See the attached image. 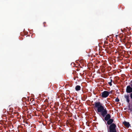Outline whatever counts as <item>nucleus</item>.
<instances>
[{"mask_svg": "<svg viewBox=\"0 0 132 132\" xmlns=\"http://www.w3.org/2000/svg\"><path fill=\"white\" fill-rule=\"evenodd\" d=\"M93 105L94 109L96 111L97 113L102 117H104L105 120L107 121L111 118V116L110 114H107V111L106 108L103 106V104L100 102H95Z\"/></svg>", "mask_w": 132, "mask_h": 132, "instance_id": "nucleus-1", "label": "nucleus"}, {"mask_svg": "<svg viewBox=\"0 0 132 132\" xmlns=\"http://www.w3.org/2000/svg\"><path fill=\"white\" fill-rule=\"evenodd\" d=\"M112 92H108L106 91H105L102 93L101 97L103 98H106L109 95L110 93H111Z\"/></svg>", "mask_w": 132, "mask_h": 132, "instance_id": "nucleus-2", "label": "nucleus"}, {"mask_svg": "<svg viewBox=\"0 0 132 132\" xmlns=\"http://www.w3.org/2000/svg\"><path fill=\"white\" fill-rule=\"evenodd\" d=\"M126 91L127 93L132 92V88L131 87L129 86H127V87Z\"/></svg>", "mask_w": 132, "mask_h": 132, "instance_id": "nucleus-3", "label": "nucleus"}, {"mask_svg": "<svg viewBox=\"0 0 132 132\" xmlns=\"http://www.w3.org/2000/svg\"><path fill=\"white\" fill-rule=\"evenodd\" d=\"M113 120L112 119H110L107 121V124L108 125H110L112 123L113 121Z\"/></svg>", "mask_w": 132, "mask_h": 132, "instance_id": "nucleus-4", "label": "nucleus"}, {"mask_svg": "<svg viewBox=\"0 0 132 132\" xmlns=\"http://www.w3.org/2000/svg\"><path fill=\"white\" fill-rule=\"evenodd\" d=\"M123 123L125 126L127 127H129V126H130V125L129 122L125 121L123 122Z\"/></svg>", "mask_w": 132, "mask_h": 132, "instance_id": "nucleus-5", "label": "nucleus"}, {"mask_svg": "<svg viewBox=\"0 0 132 132\" xmlns=\"http://www.w3.org/2000/svg\"><path fill=\"white\" fill-rule=\"evenodd\" d=\"M81 87L79 85H77L75 87V89L77 91H78L80 90Z\"/></svg>", "mask_w": 132, "mask_h": 132, "instance_id": "nucleus-6", "label": "nucleus"}, {"mask_svg": "<svg viewBox=\"0 0 132 132\" xmlns=\"http://www.w3.org/2000/svg\"><path fill=\"white\" fill-rule=\"evenodd\" d=\"M125 98L126 99L127 102L128 103H129V102L130 101L129 99V96L128 95H126L125 96Z\"/></svg>", "mask_w": 132, "mask_h": 132, "instance_id": "nucleus-7", "label": "nucleus"}, {"mask_svg": "<svg viewBox=\"0 0 132 132\" xmlns=\"http://www.w3.org/2000/svg\"><path fill=\"white\" fill-rule=\"evenodd\" d=\"M115 101L116 102H118L119 101V99L117 97L116 98Z\"/></svg>", "mask_w": 132, "mask_h": 132, "instance_id": "nucleus-8", "label": "nucleus"}, {"mask_svg": "<svg viewBox=\"0 0 132 132\" xmlns=\"http://www.w3.org/2000/svg\"><path fill=\"white\" fill-rule=\"evenodd\" d=\"M112 80L111 79V81L110 82H108V84L110 86H111L112 85Z\"/></svg>", "mask_w": 132, "mask_h": 132, "instance_id": "nucleus-9", "label": "nucleus"}, {"mask_svg": "<svg viewBox=\"0 0 132 132\" xmlns=\"http://www.w3.org/2000/svg\"><path fill=\"white\" fill-rule=\"evenodd\" d=\"M15 114H16V116H19V113L18 112H15Z\"/></svg>", "mask_w": 132, "mask_h": 132, "instance_id": "nucleus-10", "label": "nucleus"}, {"mask_svg": "<svg viewBox=\"0 0 132 132\" xmlns=\"http://www.w3.org/2000/svg\"><path fill=\"white\" fill-rule=\"evenodd\" d=\"M129 110L131 111H132V108H130L129 107Z\"/></svg>", "mask_w": 132, "mask_h": 132, "instance_id": "nucleus-11", "label": "nucleus"}, {"mask_svg": "<svg viewBox=\"0 0 132 132\" xmlns=\"http://www.w3.org/2000/svg\"><path fill=\"white\" fill-rule=\"evenodd\" d=\"M131 98L132 99V93H131L130 95Z\"/></svg>", "mask_w": 132, "mask_h": 132, "instance_id": "nucleus-12", "label": "nucleus"}, {"mask_svg": "<svg viewBox=\"0 0 132 132\" xmlns=\"http://www.w3.org/2000/svg\"><path fill=\"white\" fill-rule=\"evenodd\" d=\"M131 87H132V84H131Z\"/></svg>", "mask_w": 132, "mask_h": 132, "instance_id": "nucleus-13", "label": "nucleus"}, {"mask_svg": "<svg viewBox=\"0 0 132 132\" xmlns=\"http://www.w3.org/2000/svg\"><path fill=\"white\" fill-rule=\"evenodd\" d=\"M45 23V22H44L43 24H44Z\"/></svg>", "mask_w": 132, "mask_h": 132, "instance_id": "nucleus-14", "label": "nucleus"}, {"mask_svg": "<svg viewBox=\"0 0 132 132\" xmlns=\"http://www.w3.org/2000/svg\"><path fill=\"white\" fill-rule=\"evenodd\" d=\"M44 27H45V25H44Z\"/></svg>", "mask_w": 132, "mask_h": 132, "instance_id": "nucleus-15", "label": "nucleus"}, {"mask_svg": "<svg viewBox=\"0 0 132 132\" xmlns=\"http://www.w3.org/2000/svg\"><path fill=\"white\" fill-rule=\"evenodd\" d=\"M109 47H110V48H111V46H109Z\"/></svg>", "mask_w": 132, "mask_h": 132, "instance_id": "nucleus-16", "label": "nucleus"}, {"mask_svg": "<svg viewBox=\"0 0 132 132\" xmlns=\"http://www.w3.org/2000/svg\"><path fill=\"white\" fill-rule=\"evenodd\" d=\"M132 82V80L131 81V82Z\"/></svg>", "mask_w": 132, "mask_h": 132, "instance_id": "nucleus-17", "label": "nucleus"}, {"mask_svg": "<svg viewBox=\"0 0 132 132\" xmlns=\"http://www.w3.org/2000/svg\"><path fill=\"white\" fill-rule=\"evenodd\" d=\"M111 78V77H110V78Z\"/></svg>", "mask_w": 132, "mask_h": 132, "instance_id": "nucleus-18", "label": "nucleus"}]
</instances>
